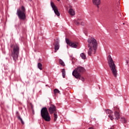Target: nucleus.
I'll return each mask as SVG.
<instances>
[{"label": "nucleus", "instance_id": "obj_15", "mask_svg": "<svg viewBox=\"0 0 129 129\" xmlns=\"http://www.w3.org/2000/svg\"><path fill=\"white\" fill-rule=\"evenodd\" d=\"M16 115H17V118L20 120L22 124H24L25 122H24V121H23V119H22V118L21 117V116L20 115H19V112L17 111L16 112Z\"/></svg>", "mask_w": 129, "mask_h": 129}, {"label": "nucleus", "instance_id": "obj_12", "mask_svg": "<svg viewBox=\"0 0 129 129\" xmlns=\"http://www.w3.org/2000/svg\"><path fill=\"white\" fill-rule=\"evenodd\" d=\"M75 23L77 26H79L80 23L81 26H84V22L81 19H78L77 20H75Z\"/></svg>", "mask_w": 129, "mask_h": 129}, {"label": "nucleus", "instance_id": "obj_17", "mask_svg": "<svg viewBox=\"0 0 129 129\" xmlns=\"http://www.w3.org/2000/svg\"><path fill=\"white\" fill-rule=\"evenodd\" d=\"M61 72H62L63 78H65L66 76V71H65V69H62Z\"/></svg>", "mask_w": 129, "mask_h": 129}, {"label": "nucleus", "instance_id": "obj_6", "mask_svg": "<svg viewBox=\"0 0 129 129\" xmlns=\"http://www.w3.org/2000/svg\"><path fill=\"white\" fill-rule=\"evenodd\" d=\"M85 72V69L82 67H78L73 72L72 75L76 78L78 79V77L81 75V73Z\"/></svg>", "mask_w": 129, "mask_h": 129}, {"label": "nucleus", "instance_id": "obj_25", "mask_svg": "<svg viewBox=\"0 0 129 129\" xmlns=\"http://www.w3.org/2000/svg\"><path fill=\"white\" fill-rule=\"evenodd\" d=\"M118 30V27H117L116 29H115L114 31L116 32V33H117Z\"/></svg>", "mask_w": 129, "mask_h": 129}, {"label": "nucleus", "instance_id": "obj_20", "mask_svg": "<svg viewBox=\"0 0 129 129\" xmlns=\"http://www.w3.org/2000/svg\"><path fill=\"white\" fill-rule=\"evenodd\" d=\"M59 63L60 65H61V66H63V67L65 66V63H64V61H63L62 59H59Z\"/></svg>", "mask_w": 129, "mask_h": 129}, {"label": "nucleus", "instance_id": "obj_21", "mask_svg": "<svg viewBox=\"0 0 129 129\" xmlns=\"http://www.w3.org/2000/svg\"><path fill=\"white\" fill-rule=\"evenodd\" d=\"M54 115V121H56L57 120V118H58V115L56 114V112L53 113Z\"/></svg>", "mask_w": 129, "mask_h": 129}, {"label": "nucleus", "instance_id": "obj_2", "mask_svg": "<svg viewBox=\"0 0 129 129\" xmlns=\"http://www.w3.org/2000/svg\"><path fill=\"white\" fill-rule=\"evenodd\" d=\"M108 63L109 66L112 71L113 75L114 77H116L117 75V71H116V67L115 66V64L114 63V61H113V59L111 57V55H109L107 58Z\"/></svg>", "mask_w": 129, "mask_h": 129}, {"label": "nucleus", "instance_id": "obj_10", "mask_svg": "<svg viewBox=\"0 0 129 129\" xmlns=\"http://www.w3.org/2000/svg\"><path fill=\"white\" fill-rule=\"evenodd\" d=\"M56 106L53 104H51L48 108V111L50 114H53L56 112Z\"/></svg>", "mask_w": 129, "mask_h": 129}, {"label": "nucleus", "instance_id": "obj_9", "mask_svg": "<svg viewBox=\"0 0 129 129\" xmlns=\"http://www.w3.org/2000/svg\"><path fill=\"white\" fill-rule=\"evenodd\" d=\"M50 5L52 10L54 12V14H55V15H56L57 17H59L60 16V13H59V11H58V8H57V6L52 2H51Z\"/></svg>", "mask_w": 129, "mask_h": 129}, {"label": "nucleus", "instance_id": "obj_27", "mask_svg": "<svg viewBox=\"0 0 129 129\" xmlns=\"http://www.w3.org/2000/svg\"><path fill=\"white\" fill-rule=\"evenodd\" d=\"M57 2H60V0H57Z\"/></svg>", "mask_w": 129, "mask_h": 129}, {"label": "nucleus", "instance_id": "obj_30", "mask_svg": "<svg viewBox=\"0 0 129 129\" xmlns=\"http://www.w3.org/2000/svg\"><path fill=\"white\" fill-rule=\"evenodd\" d=\"M123 25H124V23H123Z\"/></svg>", "mask_w": 129, "mask_h": 129}, {"label": "nucleus", "instance_id": "obj_23", "mask_svg": "<svg viewBox=\"0 0 129 129\" xmlns=\"http://www.w3.org/2000/svg\"><path fill=\"white\" fill-rule=\"evenodd\" d=\"M120 121H121L122 122H123V123H125V122H126V120L125 119V118L124 117H122L120 119Z\"/></svg>", "mask_w": 129, "mask_h": 129}, {"label": "nucleus", "instance_id": "obj_19", "mask_svg": "<svg viewBox=\"0 0 129 129\" xmlns=\"http://www.w3.org/2000/svg\"><path fill=\"white\" fill-rule=\"evenodd\" d=\"M80 56L83 60H85V59H86V55H85L84 53H81Z\"/></svg>", "mask_w": 129, "mask_h": 129}, {"label": "nucleus", "instance_id": "obj_14", "mask_svg": "<svg viewBox=\"0 0 129 129\" xmlns=\"http://www.w3.org/2000/svg\"><path fill=\"white\" fill-rule=\"evenodd\" d=\"M60 48V45H59V42L56 41L55 44L54 45V52L56 53L57 52V50H59V48Z\"/></svg>", "mask_w": 129, "mask_h": 129}, {"label": "nucleus", "instance_id": "obj_11", "mask_svg": "<svg viewBox=\"0 0 129 129\" xmlns=\"http://www.w3.org/2000/svg\"><path fill=\"white\" fill-rule=\"evenodd\" d=\"M106 113L107 114H109L108 117L111 119V120H113V119H114V117H113V115H112L113 113V112L111 110L109 109L106 110Z\"/></svg>", "mask_w": 129, "mask_h": 129}, {"label": "nucleus", "instance_id": "obj_5", "mask_svg": "<svg viewBox=\"0 0 129 129\" xmlns=\"http://www.w3.org/2000/svg\"><path fill=\"white\" fill-rule=\"evenodd\" d=\"M19 19L24 21L26 19V9L24 6L21 7V10L20 9H17V13Z\"/></svg>", "mask_w": 129, "mask_h": 129}, {"label": "nucleus", "instance_id": "obj_3", "mask_svg": "<svg viewBox=\"0 0 129 129\" xmlns=\"http://www.w3.org/2000/svg\"><path fill=\"white\" fill-rule=\"evenodd\" d=\"M40 113L41 117L44 119L45 121H50V120H51V116L49 114L47 107H43L41 110Z\"/></svg>", "mask_w": 129, "mask_h": 129}, {"label": "nucleus", "instance_id": "obj_16", "mask_svg": "<svg viewBox=\"0 0 129 129\" xmlns=\"http://www.w3.org/2000/svg\"><path fill=\"white\" fill-rule=\"evenodd\" d=\"M69 14H70L71 16H75V12L71 8L69 9Z\"/></svg>", "mask_w": 129, "mask_h": 129}, {"label": "nucleus", "instance_id": "obj_8", "mask_svg": "<svg viewBox=\"0 0 129 129\" xmlns=\"http://www.w3.org/2000/svg\"><path fill=\"white\" fill-rule=\"evenodd\" d=\"M66 42L67 44L72 48H77L78 46V43L73 42L69 40L68 38H66Z\"/></svg>", "mask_w": 129, "mask_h": 129}, {"label": "nucleus", "instance_id": "obj_7", "mask_svg": "<svg viewBox=\"0 0 129 129\" xmlns=\"http://www.w3.org/2000/svg\"><path fill=\"white\" fill-rule=\"evenodd\" d=\"M114 110H115V112L114 113V116H113V117H114V119H115V120H118V119H119V116H120L119 108H118L117 106H116L114 107Z\"/></svg>", "mask_w": 129, "mask_h": 129}, {"label": "nucleus", "instance_id": "obj_18", "mask_svg": "<svg viewBox=\"0 0 129 129\" xmlns=\"http://www.w3.org/2000/svg\"><path fill=\"white\" fill-rule=\"evenodd\" d=\"M42 66L43 65L40 62L37 63V67L40 70H43V69L42 68Z\"/></svg>", "mask_w": 129, "mask_h": 129}, {"label": "nucleus", "instance_id": "obj_26", "mask_svg": "<svg viewBox=\"0 0 129 129\" xmlns=\"http://www.w3.org/2000/svg\"><path fill=\"white\" fill-rule=\"evenodd\" d=\"M89 129H93V127H90L89 128Z\"/></svg>", "mask_w": 129, "mask_h": 129}, {"label": "nucleus", "instance_id": "obj_24", "mask_svg": "<svg viewBox=\"0 0 129 129\" xmlns=\"http://www.w3.org/2000/svg\"><path fill=\"white\" fill-rule=\"evenodd\" d=\"M78 78L79 79H80V80H81L82 81H85V79H84V78L81 77V75H80Z\"/></svg>", "mask_w": 129, "mask_h": 129}, {"label": "nucleus", "instance_id": "obj_13", "mask_svg": "<svg viewBox=\"0 0 129 129\" xmlns=\"http://www.w3.org/2000/svg\"><path fill=\"white\" fill-rule=\"evenodd\" d=\"M101 0H92L93 4L94 6H96L98 9H99V5L101 4Z\"/></svg>", "mask_w": 129, "mask_h": 129}, {"label": "nucleus", "instance_id": "obj_29", "mask_svg": "<svg viewBox=\"0 0 129 129\" xmlns=\"http://www.w3.org/2000/svg\"><path fill=\"white\" fill-rule=\"evenodd\" d=\"M11 48H12V47H13V46L11 45Z\"/></svg>", "mask_w": 129, "mask_h": 129}, {"label": "nucleus", "instance_id": "obj_28", "mask_svg": "<svg viewBox=\"0 0 129 129\" xmlns=\"http://www.w3.org/2000/svg\"><path fill=\"white\" fill-rule=\"evenodd\" d=\"M109 129H113V128H109Z\"/></svg>", "mask_w": 129, "mask_h": 129}, {"label": "nucleus", "instance_id": "obj_22", "mask_svg": "<svg viewBox=\"0 0 129 129\" xmlns=\"http://www.w3.org/2000/svg\"><path fill=\"white\" fill-rule=\"evenodd\" d=\"M53 92H54L55 95H56V94H57V93H59V94H60V91H59V90H58L57 89H55L53 91Z\"/></svg>", "mask_w": 129, "mask_h": 129}, {"label": "nucleus", "instance_id": "obj_4", "mask_svg": "<svg viewBox=\"0 0 129 129\" xmlns=\"http://www.w3.org/2000/svg\"><path fill=\"white\" fill-rule=\"evenodd\" d=\"M19 51H20V47L18 44H15L13 47V50L11 53V56L15 62L18 60V58L19 57Z\"/></svg>", "mask_w": 129, "mask_h": 129}, {"label": "nucleus", "instance_id": "obj_1", "mask_svg": "<svg viewBox=\"0 0 129 129\" xmlns=\"http://www.w3.org/2000/svg\"><path fill=\"white\" fill-rule=\"evenodd\" d=\"M88 43V55L89 56H92L96 54V51H97V47L98 46L97 41L94 38H89L87 40Z\"/></svg>", "mask_w": 129, "mask_h": 129}]
</instances>
